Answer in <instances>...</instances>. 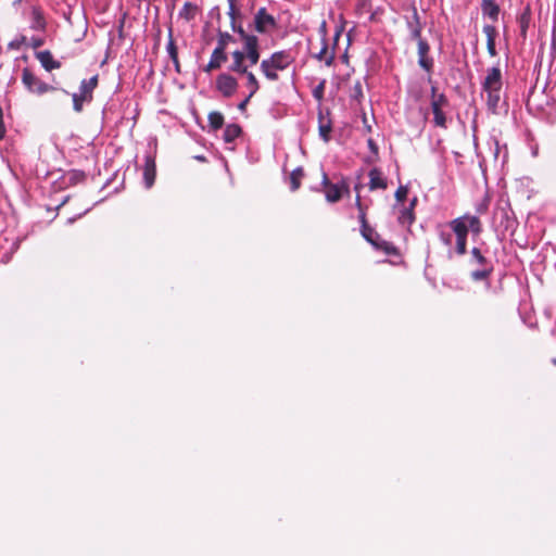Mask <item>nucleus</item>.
Segmentation results:
<instances>
[{
	"instance_id": "obj_1",
	"label": "nucleus",
	"mask_w": 556,
	"mask_h": 556,
	"mask_svg": "<svg viewBox=\"0 0 556 556\" xmlns=\"http://www.w3.org/2000/svg\"><path fill=\"white\" fill-rule=\"evenodd\" d=\"M469 231L475 236L482 232V224L478 216L465 214L452 219L446 225H439L437 232L440 241L447 248L448 255L453 252V235L455 236V253L464 255L467 252V238Z\"/></svg>"
},
{
	"instance_id": "obj_2",
	"label": "nucleus",
	"mask_w": 556,
	"mask_h": 556,
	"mask_svg": "<svg viewBox=\"0 0 556 556\" xmlns=\"http://www.w3.org/2000/svg\"><path fill=\"white\" fill-rule=\"evenodd\" d=\"M230 58L229 71L245 77V87L249 90L250 97H253L260 89V83L249 68L256 65L261 59L258 38L244 35L242 49L231 52Z\"/></svg>"
},
{
	"instance_id": "obj_3",
	"label": "nucleus",
	"mask_w": 556,
	"mask_h": 556,
	"mask_svg": "<svg viewBox=\"0 0 556 556\" xmlns=\"http://www.w3.org/2000/svg\"><path fill=\"white\" fill-rule=\"evenodd\" d=\"M359 185L355 186V191L357 192L355 204L358 208V219L361 223V232L364 239L369 242L375 249L381 250L388 255H394L396 253V248L389 241L381 239L380 235L371 228L366 220V212L361 202L359 197Z\"/></svg>"
},
{
	"instance_id": "obj_4",
	"label": "nucleus",
	"mask_w": 556,
	"mask_h": 556,
	"mask_svg": "<svg viewBox=\"0 0 556 556\" xmlns=\"http://www.w3.org/2000/svg\"><path fill=\"white\" fill-rule=\"evenodd\" d=\"M503 77L498 65L486 70L482 81V92L485 94L488 109L495 113L502 99Z\"/></svg>"
},
{
	"instance_id": "obj_5",
	"label": "nucleus",
	"mask_w": 556,
	"mask_h": 556,
	"mask_svg": "<svg viewBox=\"0 0 556 556\" xmlns=\"http://www.w3.org/2000/svg\"><path fill=\"white\" fill-rule=\"evenodd\" d=\"M292 62L293 58L289 51H276L261 61L260 71L267 80L277 81L279 72L287 70Z\"/></svg>"
},
{
	"instance_id": "obj_6",
	"label": "nucleus",
	"mask_w": 556,
	"mask_h": 556,
	"mask_svg": "<svg viewBox=\"0 0 556 556\" xmlns=\"http://www.w3.org/2000/svg\"><path fill=\"white\" fill-rule=\"evenodd\" d=\"M21 80L26 90L29 93L36 96H42L45 93L55 90V88L52 85H49L41 80L28 67L23 68Z\"/></svg>"
},
{
	"instance_id": "obj_7",
	"label": "nucleus",
	"mask_w": 556,
	"mask_h": 556,
	"mask_svg": "<svg viewBox=\"0 0 556 556\" xmlns=\"http://www.w3.org/2000/svg\"><path fill=\"white\" fill-rule=\"evenodd\" d=\"M98 85V76H93L89 79H84L80 83L79 91L72 94L73 108L76 112H81L84 102H90L92 100V92Z\"/></svg>"
},
{
	"instance_id": "obj_8",
	"label": "nucleus",
	"mask_w": 556,
	"mask_h": 556,
	"mask_svg": "<svg viewBox=\"0 0 556 556\" xmlns=\"http://www.w3.org/2000/svg\"><path fill=\"white\" fill-rule=\"evenodd\" d=\"M277 26L275 17L267 12L265 8H261L254 14L253 29L260 34H268Z\"/></svg>"
},
{
	"instance_id": "obj_9",
	"label": "nucleus",
	"mask_w": 556,
	"mask_h": 556,
	"mask_svg": "<svg viewBox=\"0 0 556 556\" xmlns=\"http://www.w3.org/2000/svg\"><path fill=\"white\" fill-rule=\"evenodd\" d=\"M447 104H448V100L444 93L434 96V99L431 100L433 123L437 127H441V128L447 127V119H446L445 113L443 112V108H445Z\"/></svg>"
},
{
	"instance_id": "obj_10",
	"label": "nucleus",
	"mask_w": 556,
	"mask_h": 556,
	"mask_svg": "<svg viewBox=\"0 0 556 556\" xmlns=\"http://www.w3.org/2000/svg\"><path fill=\"white\" fill-rule=\"evenodd\" d=\"M238 80L236 77L230 74L223 73L216 78V89L223 94L225 98L232 97L238 89Z\"/></svg>"
},
{
	"instance_id": "obj_11",
	"label": "nucleus",
	"mask_w": 556,
	"mask_h": 556,
	"mask_svg": "<svg viewBox=\"0 0 556 556\" xmlns=\"http://www.w3.org/2000/svg\"><path fill=\"white\" fill-rule=\"evenodd\" d=\"M418 65L425 70L427 73H430L433 68V59L429 55L430 46L426 40H419L418 45Z\"/></svg>"
},
{
	"instance_id": "obj_12",
	"label": "nucleus",
	"mask_w": 556,
	"mask_h": 556,
	"mask_svg": "<svg viewBox=\"0 0 556 556\" xmlns=\"http://www.w3.org/2000/svg\"><path fill=\"white\" fill-rule=\"evenodd\" d=\"M323 185L326 187V200L330 203L338 202L341 197L343 189L345 188L344 184H330L326 173H323Z\"/></svg>"
},
{
	"instance_id": "obj_13",
	"label": "nucleus",
	"mask_w": 556,
	"mask_h": 556,
	"mask_svg": "<svg viewBox=\"0 0 556 556\" xmlns=\"http://www.w3.org/2000/svg\"><path fill=\"white\" fill-rule=\"evenodd\" d=\"M368 177H369L368 187H369L370 191L378 190V189L386 190L388 188V179L386 178V176L379 168H377V167L371 168L368 173Z\"/></svg>"
},
{
	"instance_id": "obj_14",
	"label": "nucleus",
	"mask_w": 556,
	"mask_h": 556,
	"mask_svg": "<svg viewBox=\"0 0 556 556\" xmlns=\"http://www.w3.org/2000/svg\"><path fill=\"white\" fill-rule=\"evenodd\" d=\"M35 56L47 72H52L62 66L61 62L56 61L49 50L37 51Z\"/></svg>"
},
{
	"instance_id": "obj_15",
	"label": "nucleus",
	"mask_w": 556,
	"mask_h": 556,
	"mask_svg": "<svg viewBox=\"0 0 556 556\" xmlns=\"http://www.w3.org/2000/svg\"><path fill=\"white\" fill-rule=\"evenodd\" d=\"M227 61V54L223 48L215 47L211 54V59L205 66V72H212L219 68Z\"/></svg>"
},
{
	"instance_id": "obj_16",
	"label": "nucleus",
	"mask_w": 556,
	"mask_h": 556,
	"mask_svg": "<svg viewBox=\"0 0 556 556\" xmlns=\"http://www.w3.org/2000/svg\"><path fill=\"white\" fill-rule=\"evenodd\" d=\"M483 33L486 37V49L490 56H496V46H495V39L497 36V30L494 25L492 24H485L483 26Z\"/></svg>"
},
{
	"instance_id": "obj_17",
	"label": "nucleus",
	"mask_w": 556,
	"mask_h": 556,
	"mask_svg": "<svg viewBox=\"0 0 556 556\" xmlns=\"http://www.w3.org/2000/svg\"><path fill=\"white\" fill-rule=\"evenodd\" d=\"M481 11L483 16L489 17L492 22H496L498 20L501 9L495 0H482Z\"/></svg>"
},
{
	"instance_id": "obj_18",
	"label": "nucleus",
	"mask_w": 556,
	"mask_h": 556,
	"mask_svg": "<svg viewBox=\"0 0 556 556\" xmlns=\"http://www.w3.org/2000/svg\"><path fill=\"white\" fill-rule=\"evenodd\" d=\"M228 15L231 21V28L235 33H237L241 40L243 41V36H253L252 34L247 33L241 25L236 24L237 18V9H236V0H228Z\"/></svg>"
},
{
	"instance_id": "obj_19",
	"label": "nucleus",
	"mask_w": 556,
	"mask_h": 556,
	"mask_svg": "<svg viewBox=\"0 0 556 556\" xmlns=\"http://www.w3.org/2000/svg\"><path fill=\"white\" fill-rule=\"evenodd\" d=\"M517 23L519 26L520 36L522 37V39H526L531 23V10L529 5H527L523 9V11L518 15Z\"/></svg>"
},
{
	"instance_id": "obj_20",
	"label": "nucleus",
	"mask_w": 556,
	"mask_h": 556,
	"mask_svg": "<svg viewBox=\"0 0 556 556\" xmlns=\"http://www.w3.org/2000/svg\"><path fill=\"white\" fill-rule=\"evenodd\" d=\"M143 179L147 188H151L155 179V162L152 157L146 159Z\"/></svg>"
},
{
	"instance_id": "obj_21",
	"label": "nucleus",
	"mask_w": 556,
	"mask_h": 556,
	"mask_svg": "<svg viewBox=\"0 0 556 556\" xmlns=\"http://www.w3.org/2000/svg\"><path fill=\"white\" fill-rule=\"evenodd\" d=\"M315 58L324 62L327 66L332 65L334 60V52L329 51L327 40L321 41L320 50L315 54Z\"/></svg>"
},
{
	"instance_id": "obj_22",
	"label": "nucleus",
	"mask_w": 556,
	"mask_h": 556,
	"mask_svg": "<svg viewBox=\"0 0 556 556\" xmlns=\"http://www.w3.org/2000/svg\"><path fill=\"white\" fill-rule=\"evenodd\" d=\"M415 202H416V199L413 200L409 207H403L401 210V213L397 217L400 224H402V225H412L413 224V222L415 219L414 212H413V206H414Z\"/></svg>"
},
{
	"instance_id": "obj_23",
	"label": "nucleus",
	"mask_w": 556,
	"mask_h": 556,
	"mask_svg": "<svg viewBox=\"0 0 556 556\" xmlns=\"http://www.w3.org/2000/svg\"><path fill=\"white\" fill-rule=\"evenodd\" d=\"M241 135V127L237 124H229L224 130V140L226 142L235 141Z\"/></svg>"
},
{
	"instance_id": "obj_24",
	"label": "nucleus",
	"mask_w": 556,
	"mask_h": 556,
	"mask_svg": "<svg viewBox=\"0 0 556 556\" xmlns=\"http://www.w3.org/2000/svg\"><path fill=\"white\" fill-rule=\"evenodd\" d=\"M304 177V172L302 167H296L290 174V188L292 191H295L300 188L301 179Z\"/></svg>"
},
{
	"instance_id": "obj_25",
	"label": "nucleus",
	"mask_w": 556,
	"mask_h": 556,
	"mask_svg": "<svg viewBox=\"0 0 556 556\" xmlns=\"http://www.w3.org/2000/svg\"><path fill=\"white\" fill-rule=\"evenodd\" d=\"M207 118L210 127L214 130L222 128L224 125V116L220 112H211Z\"/></svg>"
},
{
	"instance_id": "obj_26",
	"label": "nucleus",
	"mask_w": 556,
	"mask_h": 556,
	"mask_svg": "<svg viewBox=\"0 0 556 556\" xmlns=\"http://www.w3.org/2000/svg\"><path fill=\"white\" fill-rule=\"evenodd\" d=\"M492 270H493L492 265L482 266V268L476 269V270H473L471 273V278L475 281L485 280V279L489 278V276L491 275Z\"/></svg>"
},
{
	"instance_id": "obj_27",
	"label": "nucleus",
	"mask_w": 556,
	"mask_h": 556,
	"mask_svg": "<svg viewBox=\"0 0 556 556\" xmlns=\"http://www.w3.org/2000/svg\"><path fill=\"white\" fill-rule=\"evenodd\" d=\"M235 38L227 31H218L216 47L226 50L230 42H233Z\"/></svg>"
},
{
	"instance_id": "obj_28",
	"label": "nucleus",
	"mask_w": 556,
	"mask_h": 556,
	"mask_svg": "<svg viewBox=\"0 0 556 556\" xmlns=\"http://www.w3.org/2000/svg\"><path fill=\"white\" fill-rule=\"evenodd\" d=\"M350 98L358 103L363 100V85L359 80L355 81V84L351 88Z\"/></svg>"
},
{
	"instance_id": "obj_29",
	"label": "nucleus",
	"mask_w": 556,
	"mask_h": 556,
	"mask_svg": "<svg viewBox=\"0 0 556 556\" xmlns=\"http://www.w3.org/2000/svg\"><path fill=\"white\" fill-rule=\"evenodd\" d=\"M325 88H326V79H321L318 85H316L314 87V89L312 90V94L313 97L319 102L321 103L323 100H324V96H325Z\"/></svg>"
},
{
	"instance_id": "obj_30",
	"label": "nucleus",
	"mask_w": 556,
	"mask_h": 556,
	"mask_svg": "<svg viewBox=\"0 0 556 556\" xmlns=\"http://www.w3.org/2000/svg\"><path fill=\"white\" fill-rule=\"evenodd\" d=\"M330 131H331V124L330 122H327V123H324L323 121H320L319 123V136L320 138L325 141V142H328L330 137Z\"/></svg>"
},
{
	"instance_id": "obj_31",
	"label": "nucleus",
	"mask_w": 556,
	"mask_h": 556,
	"mask_svg": "<svg viewBox=\"0 0 556 556\" xmlns=\"http://www.w3.org/2000/svg\"><path fill=\"white\" fill-rule=\"evenodd\" d=\"M33 14H34L33 28L40 29V30L45 29L46 22H45V18L42 17V15L40 14V12L37 10H34Z\"/></svg>"
},
{
	"instance_id": "obj_32",
	"label": "nucleus",
	"mask_w": 556,
	"mask_h": 556,
	"mask_svg": "<svg viewBox=\"0 0 556 556\" xmlns=\"http://www.w3.org/2000/svg\"><path fill=\"white\" fill-rule=\"evenodd\" d=\"M471 256H472V260L481 265V266H486V265H490L486 261V258L482 255L481 251L478 249V248H473L471 250Z\"/></svg>"
},
{
	"instance_id": "obj_33",
	"label": "nucleus",
	"mask_w": 556,
	"mask_h": 556,
	"mask_svg": "<svg viewBox=\"0 0 556 556\" xmlns=\"http://www.w3.org/2000/svg\"><path fill=\"white\" fill-rule=\"evenodd\" d=\"M192 10H194V7L190 2H186L179 12V15L187 20H191L194 16V14L191 12Z\"/></svg>"
},
{
	"instance_id": "obj_34",
	"label": "nucleus",
	"mask_w": 556,
	"mask_h": 556,
	"mask_svg": "<svg viewBox=\"0 0 556 556\" xmlns=\"http://www.w3.org/2000/svg\"><path fill=\"white\" fill-rule=\"evenodd\" d=\"M410 37L412 39L416 40L417 43L419 42V40H424L421 38V28L418 22L416 25H410Z\"/></svg>"
},
{
	"instance_id": "obj_35",
	"label": "nucleus",
	"mask_w": 556,
	"mask_h": 556,
	"mask_svg": "<svg viewBox=\"0 0 556 556\" xmlns=\"http://www.w3.org/2000/svg\"><path fill=\"white\" fill-rule=\"evenodd\" d=\"M408 193V189L405 186H400L395 191V199L397 202H404Z\"/></svg>"
},
{
	"instance_id": "obj_36",
	"label": "nucleus",
	"mask_w": 556,
	"mask_h": 556,
	"mask_svg": "<svg viewBox=\"0 0 556 556\" xmlns=\"http://www.w3.org/2000/svg\"><path fill=\"white\" fill-rule=\"evenodd\" d=\"M488 207H489V201L485 199L476 205V211L478 214L481 215L488 211Z\"/></svg>"
},
{
	"instance_id": "obj_37",
	"label": "nucleus",
	"mask_w": 556,
	"mask_h": 556,
	"mask_svg": "<svg viewBox=\"0 0 556 556\" xmlns=\"http://www.w3.org/2000/svg\"><path fill=\"white\" fill-rule=\"evenodd\" d=\"M5 136V126H4V122H3V111H2V108L0 106V140H2Z\"/></svg>"
},
{
	"instance_id": "obj_38",
	"label": "nucleus",
	"mask_w": 556,
	"mask_h": 556,
	"mask_svg": "<svg viewBox=\"0 0 556 556\" xmlns=\"http://www.w3.org/2000/svg\"><path fill=\"white\" fill-rule=\"evenodd\" d=\"M319 33H320V36H321V41L327 40L326 39V37H327V23H326L325 20H323V22L319 25Z\"/></svg>"
},
{
	"instance_id": "obj_39",
	"label": "nucleus",
	"mask_w": 556,
	"mask_h": 556,
	"mask_svg": "<svg viewBox=\"0 0 556 556\" xmlns=\"http://www.w3.org/2000/svg\"><path fill=\"white\" fill-rule=\"evenodd\" d=\"M252 97H250V94H248L239 104H238V110L241 111V112H244L245 109H247V105L248 103L250 102Z\"/></svg>"
},
{
	"instance_id": "obj_40",
	"label": "nucleus",
	"mask_w": 556,
	"mask_h": 556,
	"mask_svg": "<svg viewBox=\"0 0 556 556\" xmlns=\"http://www.w3.org/2000/svg\"><path fill=\"white\" fill-rule=\"evenodd\" d=\"M43 45V40L40 38H31V47L38 48Z\"/></svg>"
},
{
	"instance_id": "obj_41",
	"label": "nucleus",
	"mask_w": 556,
	"mask_h": 556,
	"mask_svg": "<svg viewBox=\"0 0 556 556\" xmlns=\"http://www.w3.org/2000/svg\"><path fill=\"white\" fill-rule=\"evenodd\" d=\"M168 51H169L170 55H172L174 59H176V52H175V47H174L173 42H169V43H168Z\"/></svg>"
},
{
	"instance_id": "obj_42",
	"label": "nucleus",
	"mask_w": 556,
	"mask_h": 556,
	"mask_svg": "<svg viewBox=\"0 0 556 556\" xmlns=\"http://www.w3.org/2000/svg\"><path fill=\"white\" fill-rule=\"evenodd\" d=\"M437 87L435 86H432L431 87V100L434 99V96H439L440 93H437Z\"/></svg>"
},
{
	"instance_id": "obj_43",
	"label": "nucleus",
	"mask_w": 556,
	"mask_h": 556,
	"mask_svg": "<svg viewBox=\"0 0 556 556\" xmlns=\"http://www.w3.org/2000/svg\"><path fill=\"white\" fill-rule=\"evenodd\" d=\"M532 155H533V156H536V155H538V148L532 149Z\"/></svg>"
},
{
	"instance_id": "obj_44",
	"label": "nucleus",
	"mask_w": 556,
	"mask_h": 556,
	"mask_svg": "<svg viewBox=\"0 0 556 556\" xmlns=\"http://www.w3.org/2000/svg\"><path fill=\"white\" fill-rule=\"evenodd\" d=\"M198 160L203 161L204 156H197Z\"/></svg>"
}]
</instances>
